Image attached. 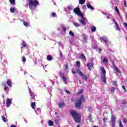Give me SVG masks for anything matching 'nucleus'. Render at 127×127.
Here are the masks:
<instances>
[{
    "label": "nucleus",
    "instance_id": "nucleus-41",
    "mask_svg": "<svg viewBox=\"0 0 127 127\" xmlns=\"http://www.w3.org/2000/svg\"><path fill=\"white\" fill-rule=\"evenodd\" d=\"M103 61L104 63H108V59L104 58Z\"/></svg>",
    "mask_w": 127,
    "mask_h": 127
},
{
    "label": "nucleus",
    "instance_id": "nucleus-46",
    "mask_svg": "<svg viewBox=\"0 0 127 127\" xmlns=\"http://www.w3.org/2000/svg\"><path fill=\"white\" fill-rule=\"evenodd\" d=\"M122 88L124 90V92H127V89H126V86L125 85H123Z\"/></svg>",
    "mask_w": 127,
    "mask_h": 127
},
{
    "label": "nucleus",
    "instance_id": "nucleus-28",
    "mask_svg": "<svg viewBox=\"0 0 127 127\" xmlns=\"http://www.w3.org/2000/svg\"><path fill=\"white\" fill-rule=\"evenodd\" d=\"M10 11L12 13H13L15 11V7H11L10 8Z\"/></svg>",
    "mask_w": 127,
    "mask_h": 127
},
{
    "label": "nucleus",
    "instance_id": "nucleus-50",
    "mask_svg": "<svg viewBox=\"0 0 127 127\" xmlns=\"http://www.w3.org/2000/svg\"><path fill=\"white\" fill-rule=\"evenodd\" d=\"M122 105H126V104H127V101H123L122 102Z\"/></svg>",
    "mask_w": 127,
    "mask_h": 127
},
{
    "label": "nucleus",
    "instance_id": "nucleus-58",
    "mask_svg": "<svg viewBox=\"0 0 127 127\" xmlns=\"http://www.w3.org/2000/svg\"><path fill=\"white\" fill-rule=\"evenodd\" d=\"M124 25H125V26H127V23L125 22V23H124Z\"/></svg>",
    "mask_w": 127,
    "mask_h": 127
},
{
    "label": "nucleus",
    "instance_id": "nucleus-53",
    "mask_svg": "<svg viewBox=\"0 0 127 127\" xmlns=\"http://www.w3.org/2000/svg\"><path fill=\"white\" fill-rule=\"evenodd\" d=\"M124 5L127 7V1H124Z\"/></svg>",
    "mask_w": 127,
    "mask_h": 127
},
{
    "label": "nucleus",
    "instance_id": "nucleus-6",
    "mask_svg": "<svg viewBox=\"0 0 127 127\" xmlns=\"http://www.w3.org/2000/svg\"><path fill=\"white\" fill-rule=\"evenodd\" d=\"M116 127V117L115 115H112L111 116V127Z\"/></svg>",
    "mask_w": 127,
    "mask_h": 127
},
{
    "label": "nucleus",
    "instance_id": "nucleus-61",
    "mask_svg": "<svg viewBox=\"0 0 127 127\" xmlns=\"http://www.w3.org/2000/svg\"><path fill=\"white\" fill-rule=\"evenodd\" d=\"M79 83L80 84H82V82H81V80H79Z\"/></svg>",
    "mask_w": 127,
    "mask_h": 127
},
{
    "label": "nucleus",
    "instance_id": "nucleus-38",
    "mask_svg": "<svg viewBox=\"0 0 127 127\" xmlns=\"http://www.w3.org/2000/svg\"><path fill=\"white\" fill-rule=\"evenodd\" d=\"M2 120L4 122V123H6V120L5 119V117L3 116H1Z\"/></svg>",
    "mask_w": 127,
    "mask_h": 127
},
{
    "label": "nucleus",
    "instance_id": "nucleus-36",
    "mask_svg": "<svg viewBox=\"0 0 127 127\" xmlns=\"http://www.w3.org/2000/svg\"><path fill=\"white\" fill-rule=\"evenodd\" d=\"M115 90H116V88L112 87V88L110 89V92H111V93H114L115 92Z\"/></svg>",
    "mask_w": 127,
    "mask_h": 127
},
{
    "label": "nucleus",
    "instance_id": "nucleus-20",
    "mask_svg": "<svg viewBox=\"0 0 127 127\" xmlns=\"http://www.w3.org/2000/svg\"><path fill=\"white\" fill-rule=\"evenodd\" d=\"M23 23L26 27H28V26H29V24L27 21H23Z\"/></svg>",
    "mask_w": 127,
    "mask_h": 127
},
{
    "label": "nucleus",
    "instance_id": "nucleus-11",
    "mask_svg": "<svg viewBox=\"0 0 127 127\" xmlns=\"http://www.w3.org/2000/svg\"><path fill=\"white\" fill-rule=\"evenodd\" d=\"M100 68L101 71H102V74H103V76H105L106 71L104 66H100Z\"/></svg>",
    "mask_w": 127,
    "mask_h": 127
},
{
    "label": "nucleus",
    "instance_id": "nucleus-4",
    "mask_svg": "<svg viewBox=\"0 0 127 127\" xmlns=\"http://www.w3.org/2000/svg\"><path fill=\"white\" fill-rule=\"evenodd\" d=\"M76 72H77V74H78V75H79V76L80 77H82V78L84 81H87L88 80V77L86 76V75H85V74H84V73H82L81 69H80L79 68L76 69Z\"/></svg>",
    "mask_w": 127,
    "mask_h": 127
},
{
    "label": "nucleus",
    "instance_id": "nucleus-55",
    "mask_svg": "<svg viewBox=\"0 0 127 127\" xmlns=\"http://www.w3.org/2000/svg\"><path fill=\"white\" fill-rule=\"evenodd\" d=\"M71 102H74V101H75V99H74V98H72L71 99Z\"/></svg>",
    "mask_w": 127,
    "mask_h": 127
},
{
    "label": "nucleus",
    "instance_id": "nucleus-54",
    "mask_svg": "<svg viewBox=\"0 0 127 127\" xmlns=\"http://www.w3.org/2000/svg\"><path fill=\"white\" fill-rule=\"evenodd\" d=\"M86 8V5H84L82 6V9H85Z\"/></svg>",
    "mask_w": 127,
    "mask_h": 127
},
{
    "label": "nucleus",
    "instance_id": "nucleus-37",
    "mask_svg": "<svg viewBox=\"0 0 127 127\" xmlns=\"http://www.w3.org/2000/svg\"><path fill=\"white\" fill-rule=\"evenodd\" d=\"M22 62H23L24 63H25V62H26V59L25 58V57L24 56L22 57Z\"/></svg>",
    "mask_w": 127,
    "mask_h": 127
},
{
    "label": "nucleus",
    "instance_id": "nucleus-40",
    "mask_svg": "<svg viewBox=\"0 0 127 127\" xmlns=\"http://www.w3.org/2000/svg\"><path fill=\"white\" fill-rule=\"evenodd\" d=\"M83 92H84V90L81 89L80 90H79L78 92H77V95H80V94H82V93H83Z\"/></svg>",
    "mask_w": 127,
    "mask_h": 127
},
{
    "label": "nucleus",
    "instance_id": "nucleus-33",
    "mask_svg": "<svg viewBox=\"0 0 127 127\" xmlns=\"http://www.w3.org/2000/svg\"><path fill=\"white\" fill-rule=\"evenodd\" d=\"M22 47L25 48L26 47V44H25V42L24 41H22V43L21 44Z\"/></svg>",
    "mask_w": 127,
    "mask_h": 127
},
{
    "label": "nucleus",
    "instance_id": "nucleus-13",
    "mask_svg": "<svg viewBox=\"0 0 127 127\" xmlns=\"http://www.w3.org/2000/svg\"><path fill=\"white\" fill-rule=\"evenodd\" d=\"M113 21L115 24L116 29H117V30H121L120 27H119V24H118V23H117V22H116V20L115 19H113Z\"/></svg>",
    "mask_w": 127,
    "mask_h": 127
},
{
    "label": "nucleus",
    "instance_id": "nucleus-27",
    "mask_svg": "<svg viewBox=\"0 0 127 127\" xmlns=\"http://www.w3.org/2000/svg\"><path fill=\"white\" fill-rule=\"evenodd\" d=\"M86 2V0H79V4H84Z\"/></svg>",
    "mask_w": 127,
    "mask_h": 127
},
{
    "label": "nucleus",
    "instance_id": "nucleus-29",
    "mask_svg": "<svg viewBox=\"0 0 127 127\" xmlns=\"http://www.w3.org/2000/svg\"><path fill=\"white\" fill-rule=\"evenodd\" d=\"M73 25L76 26V27H80V26H81V25L77 22H74L73 23Z\"/></svg>",
    "mask_w": 127,
    "mask_h": 127
},
{
    "label": "nucleus",
    "instance_id": "nucleus-52",
    "mask_svg": "<svg viewBox=\"0 0 127 127\" xmlns=\"http://www.w3.org/2000/svg\"><path fill=\"white\" fill-rule=\"evenodd\" d=\"M65 93H67L68 95H70V91L69 90H65Z\"/></svg>",
    "mask_w": 127,
    "mask_h": 127
},
{
    "label": "nucleus",
    "instance_id": "nucleus-42",
    "mask_svg": "<svg viewBox=\"0 0 127 127\" xmlns=\"http://www.w3.org/2000/svg\"><path fill=\"white\" fill-rule=\"evenodd\" d=\"M91 31L92 32H95V31H96V27H92L91 28Z\"/></svg>",
    "mask_w": 127,
    "mask_h": 127
},
{
    "label": "nucleus",
    "instance_id": "nucleus-60",
    "mask_svg": "<svg viewBox=\"0 0 127 127\" xmlns=\"http://www.w3.org/2000/svg\"><path fill=\"white\" fill-rule=\"evenodd\" d=\"M61 57H63V55H62V53H61Z\"/></svg>",
    "mask_w": 127,
    "mask_h": 127
},
{
    "label": "nucleus",
    "instance_id": "nucleus-16",
    "mask_svg": "<svg viewBox=\"0 0 127 127\" xmlns=\"http://www.w3.org/2000/svg\"><path fill=\"white\" fill-rule=\"evenodd\" d=\"M86 6H87L88 8H89L90 9H92V10H94L95 9L94 8V7H93V6L91 5L89 3L86 4Z\"/></svg>",
    "mask_w": 127,
    "mask_h": 127
},
{
    "label": "nucleus",
    "instance_id": "nucleus-24",
    "mask_svg": "<svg viewBox=\"0 0 127 127\" xmlns=\"http://www.w3.org/2000/svg\"><path fill=\"white\" fill-rule=\"evenodd\" d=\"M59 77H61V78H63V77H65V75H64V73L63 72L60 71L59 74Z\"/></svg>",
    "mask_w": 127,
    "mask_h": 127
},
{
    "label": "nucleus",
    "instance_id": "nucleus-43",
    "mask_svg": "<svg viewBox=\"0 0 127 127\" xmlns=\"http://www.w3.org/2000/svg\"><path fill=\"white\" fill-rule=\"evenodd\" d=\"M67 8H68V10H72L73 9V6H68Z\"/></svg>",
    "mask_w": 127,
    "mask_h": 127
},
{
    "label": "nucleus",
    "instance_id": "nucleus-22",
    "mask_svg": "<svg viewBox=\"0 0 127 127\" xmlns=\"http://www.w3.org/2000/svg\"><path fill=\"white\" fill-rule=\"evenodd\" d=\"M53 58L50 55H48L47 57V60L48 61H51L52 60Z\"/></svg>",
    "mask_w": 127,
    "mask_h": 127
},
{
    "label": "nucleus",
    "instance_id": "nucleus-14",
    "mask_svg": "<svg viewBox=\"0 0 127 127\" xmlns=\"http://www.w3.org/2000/svg\"><path fill=\"white\" fill-rule=\"evenodd\" d=\"M59 108H64V107H65V103L63 102H60L59 104Z\"/></svg>",
    "mask_w": 127,
    "mask_h": 127
},
{
    "label": "nucleus",
    "instance_id": "nucleus-64",
    "mask_svg": "<svg viewBox=\"0 0 127 127\" xmlns=\"http://www.w3.org/2000/svg\"><path fill=\"white\" fill-rule=\"evenodd\" d=\"M77 127H80V126L78 125V126H77Z\"/></svg>",
    "mask_w": 127,
    "mask_h": 127
},
{
    "label": "nucleus",
    "instance_id": "nucleus-34",
    "mask_svg": "<svg viewBox=\"0 0 127 127\" xmlns=\"http://www.w3.org/2000/svg\"><path fill=\"white\" fill-rule=\"evenodd\" d=\"M115 11L117 12L118 14H120V10H119V8L117 6H115Z\"/></svg>",
    "mask_w": 127,
    "mask_h": 127
},
{
    "label": "nucleus",
    "instance_id": "nucleus-9",
    "mask_svg": "<svg viewBox=\"0 0 127 127\" xmlns=\"http://www.w3.org/2000/svg\"><path fill=\"white\" fill-rule=\"evenodd\" d=\"M112 64L113 67H114L115 68L114 70L115 71H117L118 73H121V71H120V70H119V68H118V67L116 66V64H115V62H112Z\"/></svg>",
    "mask_w": 127,
    "mask_h": 127
},
{
    "label": "nucleus",
    "instance_id": "nucleus-63",
    "mask_svg": "<svg viewBox=\"0 0 127 127\" xmlns=\"http://www.w3.org/2000/svg\"><path fill=\"white\" fill-rule=\"evenodd\" d=\"M55 115H57V112H55Z\"/></svg>",
    "mask_w": 127,
    "mask_h": 127
},
{
    "label": "nucleus",
    "instance_id": "nucleus-35",
    "mask_svg": "<svg viewBox=\"0 0 127 127\" xmlns=\"http://www.w3.org/2000/svg\"><path fill=\"white\" fill-rule=\"evenodd\" d=\"M62 79H63L64 82L65 84H67V79L66 78V77H65V76H64L63 77H62Z\"/></svg>",
    "mask_w": 127,
    "mask_h": 127
},
{
    "label": "nucleus",
    "instance_id": "nucleus-56",
    "mask_svg": "<svg viewBox=\"0 0 127 127\" xmlns=\"http://www.w3.org/2000/svg\"><path fill=\"white\" fill-rule=\"evenodd\" d=\"M102 120L103 121V122H104V123H106V119L103 118Z\"/></svg>",
    "mask_w": 127,
    "mask_h": 127
},
{
    "label": "nucleus",
    "instance_id": "nucleus-49",
    "mask_svg": "<svg viewBox=\"0 0 127 127\" xmlns=\"http://www.w3.org/2000/svg\"><path fill=\"white\" fill-rule=\"evenodd\" d=\"M87 109H88V112H91V111L92 108H91V107H88Z\"/></svg>",
    "mask_w": 127,
    "mask_h": 127
},
{
    "label": "nucleus",
    "instance_id": "nucleus-45",
    "mask_svg": "<svg viewBox=\"0 0 127 127\" xmlns=\"http://www.w3.org/2000/svg\"><path fill=\"white\" fill-rule=\"evenodd\" d=\"M112 83H113V85H115V86H118V84H117V81H112Z\"/></svg>",
    "mask_w": 127,
    "mask_h": 127
},
{
    "label": "nucleus",
    "instance_id": "nucleus-1",
    "mask_svg": "<svg viewBox=\"0 0 127 127\" xmlns=\"http://www.w3.org/2000/svg\"><path fill=\"white\" fill-rule=\"evenodd\" d=\"M70 114L75 123H77V124L81 123V114L78 113L75 110H70Z\"/></svg>",
    "mask_w": 127,
    "mask_h": 127
},
{
    "label": "nucleus",
    "instance_id": "nucleus-12",
    "mask_svg": "<svg viewBox=\"0 0 127 127\" xmlns=\"http://www.w3.org/2000/svg\"><path fill=\"white\" fill-rule=\"evenodd\" d=\"M86 66L88 67V70H92V69H91V67L94 68V64H93L87 63L86 64Z\"/></svg>",
    "mask_w": 127,
    "mask_h": 127
},
{
    "label": "nucleus",
    "instance_id": "nucleus-51",
    "mask_svg": "<svg viewBox=\"0 0 127 127\" xmlns=\"http://www.w3.org/2000/svg\"><path fill=\"white\" fill-rule=\"evenodd\" d=\"M71 72L72 74H76V71L73 69L71 70Z\"/></svg>",
    "mask_w": 127,
    "mask_h": 127
},
{
    "label": "nucleus",
    "instance_id": "nucleus-7",
    "mask_svg": "<svg viewBox=\"0 0 127 127\" xmlns=\"http://www.w3.org/2000/svg\"><path fill=\"white\" fill-rule=\"evenodd\" d=\"M80 17H81V19L79 20L80 23H81L82 25H86V20H85L84 15H81Z\"/></svg>",
    "mask_w": 127,
    "mask_h": 127
},
{
    "label": "nucleus",
    "instance_id": "nucleus-8",
    "mask_svg": "<svg viewBox=\"0 0 127 127\" xmlns=\"http://www.w3.org/2000/svg\"><path fill=\"white\" fill-rule=\"evenodd\" d=\"M29 93H30V96L31 97V99L32 100H35V95L34 94V93L32 92L31 91V89H29Z\"/></svg>",
    "mask_w": 127,
    "mask_h": 127
},
{
    "label": "nucleus",
    "instance_id": "nucleus-21",
    "mask_svg": "<svg viewBox=\"0 0 127 127\" xmlns=\"http://www.w3.org/2000/svg\"><path fill=\"white\" fill-rule=\"evenodd\" d=\"M76 67L77 68H80V66H81V63H80V61H77L76 62Z\"/></svg>",
    "mask_w": 127,
    "mask_h": 127
},
{
    "label": "nucleus",
    "instance_id": "nucleus-59",
    "mask_svg": "<svg viewBox=\"0 0 127 127\" xmlns=\"http://www.w3.org/2000/svg\"><path fill=\"white\" fill-rule=\"evenodd\" d=\"M99 53H101V51H102V49H99Z\"/></svg>",
    "mask_w": 127,
    "mask_h": 127
},
{
    "label": "nucleus",
    "instance_id": "nucleus-47",
    "mask_svg": "<svg viewBox=\"0 0 127 127\" xmlns=\"http://www.w3.org/2000/svg\"><path fill=\"white\" fill-rule=\"evenodd\" d=\"M4 91H7V90H8V87L7 86H5L4 87Z\"/></svg>",
    "mask_w": 127,
    "mask_h": 127
},
{
    "label": "nucleus",
    "instance_id": "nucleus-10",
    "mask_svg": "<svg viewBox=\"0 0 127 127\" xmlns=\"http://www.w3.org/2000/svg\"><path fill=\"white\" fill-rule=\"evenodd\" d=\"M6 105L7 108H9V107L10 106V105H11V101H10V99L9 98L7 99Z\"/></svg>",
    "mask_w": 127,
    "mask_h": 127
},
{
    "label": "nucleus",
    "instance_id": "nucleus-17",
    "mask_svg": "<svg viewBox=\"0 0 127 127\" xmlns=\"http://www.w3.org/2000/svg\"><path fill=\"white\" fill-rule=\"evenodd\" d=\"M81 59H82L83 61H86V57L84 54H81L80 55Z\"/></svg>",
    "mask_w": 127,
    "mask_h": 127
},
{
    "label": "nucleus",
    "instance_id": "nucleus-39",
    "mask_svg": "<svg viewBox=\"0 0 127 127\" xmlns=\"http://www.w3.org/2000/svg\"><path fill=\"white\" fill-rule=\"evenodd\" d=\"M62 29H63L64 32H66V30H67V28H66V27L63 26L62 27Z\"/></svg>",
    "mask_w": 127,
    "mask_h": 127
},
{
    "label": "nucleus",
    "instance_id": "nucleus-18",
    "mask_svg": "<svg viewBox=\"0 0 127 127\" xmlns=\"http://www.w3.org/2000/svg\"><path fill=\"white\" fill-rule=\"evenodd\" d=\"M102 80L104 83H107V78H106V75H103L102 76Z\"/></svg>",
    "mask_w": 127,
    "mask_h": 127
},
{
    "label": "nucleus",
    "instance_id": "nucleus-62",
    "mask_svg": "<svg viewBox=\"0 0 127 127\" xmlns=\"http://www.w3.org/2000/svg\"><path fill=\"white\" fill-rule=\"evenodd\" d=\"M93 127H99L96 126H94Z\"/></svg>",
    "mask_w": 127,
    "mask_h": 127
},
{
    "label": "nucleus",
    "instance_id": "nucleus-19",
    "mask_svg": "<svg viewBox=\"0 0 127 127\" xmlns=\"http://www.w3.org/2000/svg\"><path fill=\"white\" fill-rule=\"evenodd\" d=\"M35 105H36L35 102H32L31 103V107L32 109H33V110H34L35 109Z\"/></svg>",
    "mask_w": 127,
    "mask_h": 127
},
{
    "label": "nucleus",
    "instance_id": "nucleus-3",
    "mask_svg": "<svg viewBox=\"0 0 127 127\" xmlns=\"http://www.w3.org/2000/svg\"><path fill=\"white\" fill-rule=\"evenodd\" d=\"M38 5V1L37 0H29V7L31 10L36 9Z\"/></svg>",
    "mask_w": 127,
    "mask_h": 127
},
{
    "label": "nucleus",
    "instance_id": "nucleus-2",
    "mask_svg": "<svg viewBox=\"0 0 127 127\" xmlns=\"http://www.w3.org/2000/svg\"><path fill=\"white\" fill-rule=\"evenodd\" d=\"M86 100L84 97L83 95H82L80 98L77 100V101L74 103L75 108L78 109V110H81L83 109V106H82V103H85Z\"/></svg>",
    "mask_w": 127,
    "mask_h": 127
},
{
    "label": "nucleus",
    "instance_id": "nucleus-25",
    "mask_svg": "<svg viewBox=\"0 0 127 127\" xmlns=\"http://www.w3.org/2000/svg\"><path fill=\"white\" fill-rule=\"evenodd\" d=\"M6 84H7V86H8L9 87H12V84H11V82L9 80L6 81Z\"/></svg>",
    "mask_w": 127,
    "mask_h": 127
},
{
    "label": "nucleus",
    "instance_id": "nucleus-15",
    "mask_svg": "<svg viewBox=\"0 0 127 127\" xmlns=\"http://www.w3.org/2000/svg\"><path fill=\"white\" fill-rule=\"evenodd\" d=\"M103 41H104L105 43H106L107 45V46H109V44L108 42H109V40L108 39V38L107 37H104L103 38Z\"/></svg>",
    "mask_w": 127,
    "mask_h": 127
},
{
    "label": "nucleus",
    "instance_id": "nucleus-23",
    "mask_svg": "<svg viewBox=\"0 0 127 127\" xmlns=\"http://www.w3.org/2000/svg\"><path fill=\"white\" fill-rule=\"evenodd\" d=\"M51 17H57V15L56 14V13L53 12L51 13Z\"/></svg>",
    "mask_w": 127,
    "mask_h": 127
},
{
    "label": "nucleus",
    "instance_id": "nucleus-57",
    "mask_svg": "<svg viewBox=\"0 0 127 127\" xmlns=\"http://www.w3.org/2000/svg\"><path fill=\"white\" fill-rule=\"evenodd\" d=\"M10 127H16V126L15 125H12Z\"/></svg>",
    "mask_w": 127,
    "mask_h": 127
},
{
    "label": "nucleus",
    "instance_id": "nucleus-26",
    "mask_svg": "<svg viewBox=\"0 0 127 127\" xmlns=\"http://www.w3.org/2000/svg\"><path fill=\"white\" fill-rule=\"evenodd\" d=\"M9 1L10 4H12V5H14V4H15V0H9Z\"/></svg>",
    "mask_w": 127,
    "mask_h": 127
},
{
    "label": "nucleus",
    "instance_id": "nucleus-31",
    "mask_svg": "<svg viewBox=\"0 0 127 127\" xmlns=\"http://www.w3.org/2000/svg\"><path fill=\"white\" fill-rule=\"evenodd\" d=\"M36 114H37V115H38V114H39L40 113H41V110H40V108H38L36 109Z\"/></svg>",
    "mask_w": 127,
    "mask_h": 127
},
{
    "label": "nucleus",
    "instance_id": "nucleus-5",
    "mask_svg": "<svg viewBox=\"0 0 127 127\" xmlns=\"http://www.w3.org/2000/svg\"><path fill=\"white\" fill-rule=\"evenodd\" d=\"M73 12L75 13V14H77V15H78V16H81L83 15L82 11L80 10V8L78 7H76L73 9Z\"/></svg>",
    "mask_w": 127,
    "mask_h": 127
},
{
    "label": "nucleus",
    "instance_id": "nucleus-44",
    "mask_svg": "<svg viewBox=\"0 0 127 127\" xmlns=\"http://www.w3.org/2000/svg\"><path fill=\"white\" fill-rule=\"evenodd\" d=\"M123 123H124V124H127V118L123 119Z\"/></svg>",
    "mask_w": 127,
    "mask_h": 127
},
{
    "label": "nucleus",
    "instance_id": "nucleus-32",
    "mask_svg": "<svg viewBox=\"0 0 127 127\" xmlns=\"http://www.w3.org/2000/svg\"><path fill=\"white\" fill-rule=\"evenodd\" d=\"M69 35H70V36H72V37H74V36H75V34L71 30L69 31Z\"/></svg>",
    "mask_w": 127,
    "mask_h": 127
},
{
    "label": "nucleus",
    "instance_id": "nucleus-48",
    "mask_svg": "<svg viewBox=\"0 0 127 127\" xmlns=\"http://www.w3.org/2000/svg\"><path fill=\"white\" fill-rule=\"evenodd\" d=\"M64 67H65V70H68V64H65Z\"/></svg>",
    "mask_w": 127,
    "mask_h": 127
},
{
    "label": "nucleus",
    "instance_id": "nucleus-30",
    "mask_svg": "<svg viewBox=\"0 0 127 127\" xmlns=\"http://www.w3.org/2000/svg\"><path fill=\"white\" fill-rule=\"evenodd\" d=\"M48 124H49V126H50V127H53V126L54 125L53 121H52L51 120L49 121Z\"/></svg>",
    "mask_w": 127,
    "mask_h": 127
}]
</instances>
